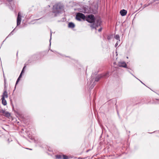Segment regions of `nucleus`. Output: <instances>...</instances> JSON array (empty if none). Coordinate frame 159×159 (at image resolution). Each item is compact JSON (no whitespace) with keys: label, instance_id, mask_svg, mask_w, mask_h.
<instances>
[{"label":"nucleus","instance_id":"f257e3e1","mask_svg":"<svg viewBox=\"0 0 159 159\" xmlns=\"http://www.w3.org/2000/svg\"><path fill=\"white\" fill-rule=\"evenodd\" d=\"M63 7L60 3L55 4L53 6L52 11L49 13V15L51 17H53L57 16L62 8Z\"/></svg>","mask_w":159,"mask_h":159},{"label":"nucleus","instance_id":"f03ea898","mask_svg":"<svg viewBox=\"0 0 159 159\" xmlns=\"http://www.w3.org/2000/svg\"><path fill=\"white\" fill-rule=\"evenodd\" d=\"M85 20L89 23H93L94 22L95 18L93 15L91 14L89 15L88 16L85 18Z\"/></svg>","mask_w":159,"mask_h":159},{"label":"nucleus","instance_id":"7ed1b4c3","mask_svg":"<svg viewBox=\"0 0 159 159\" xmlns=\"http://www.w3.org/2000/svg\"><path fill=\"white\" fill-rule=\"evenodd\" d=\"M76 18L77 20L79 21H80L81 19L84 20L85 19V16L83 13L79 12L77 13L76 15Z\"/></svg>","mask_w":159,"mask_h":159},{"label":"nucleus","instance_id":"20e7f679","mask_svg":"<svg viewBox=\"0 0 159 159\" xmlns=\"http://www.w3.org/2000/svg\"><path fill=\"white\" fill-rule=\"evenodd\" d=\"M101 23L99 20H97L96 21V22L95 23H94L93 25H90L92 29H95L96 30L97 28L100 26Z\"/></svg>","mask_w":159,"mask_h":159},{"label":"nucleus","instance_id":"39448f33","mask_svg":"<svg viewBox=\"0 0 159 159\" xmlns=\"http://www.w3.org/2000/svg\"><path fill=\"white\" fill-rule=\"evenodd\" d=\"M21 14L19 12L18 14V16L17 19V25H19L21 23Z\"/></svg>","mask_w":159,"mask_h":159},{"label":"nucleus","instance_id":"423d86ee","mask_svg":"<svg viewBox=\"0 0 159 159\" xmlns=\"http://www.w3.org/2000/svg\"><path fill=\"white\" fill-rule=\"evenodd\" d=\"M118 66L120 67L126 68L127 67V64L125 62H119L118 63Z\"/></svg>","mask_w":159,"mask_h":159},{"label":"nucleus","instance_id":"0eeeda50","mask_svg":"<svg viewBox=\"0 0 159 159\" xmlns=\"http://www.w3.org/2000/svg\"><path fill=\"white\" fill-rule=\"evenodd\" d=\"M2 97H4L5 98H7L8 97L7 93L5 88H4V92L2 95Z\"/></svg>","mask_w":159,"mask_h":159},{"label":"nucleus","instance_id":"6e6552de","mask_svg":"<svg viewBox=\"0 0 159 159\" xmlns=\"http://www.w3.org/2000/svg\"><path fill=\"white\" fill-rule=\"evenodd\" d=\"M127 13V11L124 9H123L120 11V13L122 16H125L126 14Z\"/></svg>","mask_w":159,"mask_h":159},{"label":"nucleus","instance_id":"1a4fd4ad","mask_svg":"<svg viewBox=\"0 0 159 159\" xmlns=\"http://www.w3.org/2000/svg\"><path fill=\"white\" fill-rule=\"evenodd\" d=\"M3 115L5 117L9 118L11 116V114L8 111H6L5 112L4 114Z\"/></svg>","mask_w":159,"mask_h":159},{"label":"nucleus","instance_id":"9d476101","mask_svg":"<svg viewBox=\"0 0 159 159\" xmlns=\"http://www.w3.org/2000/svg\"><path fill=\"white\" fill-rule=\"evenodd\" d=\"M1 99L2 104L4 105H6L7 104V102L4 97H2Z\"/></svg>","mask_w":159,"mask_h":159},{"label":"nucleus","instance_id":"9b49d317","mask_svg":"<svg viewBox=\"0 0 159 159\" xmlns=\"http://www.w3.org/2000/svg\"><path fill=\"white\" fill-rule=\"evenodd\" d=\"M68 26L70 28H73L75 27V25L73 23L70 22L69 23Z\"/></svg>","mask_w":159,"mask_h":159},{"label":"nucleus","instance_id":"f8f14e48","mask_svg":"<svg viewBox=\"0 0 159 159\" xmlns=\"http://www.w3.org/2000/svg\"><path fill=\"white\" fill-rule=\"evenodd\" d=\"M101 77H102V76L101 75H99L95 79V81L97 82L98 81Z\"/></svg>","mask_w":159,"mask_h":159},{"label":"nucleus","instance_id":"ddd939ff","mask_svg":"<svg viewBox=\"0 0 159 159\" xmlns=\"http://www.w3.org/2000/svg\"><path fill=\"white\" fill-rule=\"evenodd\" d=\"M115 38L117 40H119V42H120V36H119V35H118V34H116L115 35Z\"/></svg>","mask_w":159,"mask_h":159},{"label":"nucleus","instance_id":"4468645a","mask_svg":"<svg viewBox=\"0 0 159 159\" xmlns=\"http://www.w3.org/2000/svg\"><path fill=\"white\" fill-rule=\"evenodd\" d=\"M56 157L58 159L62 158H63L62 155H57L56 156Z\"/></svg>","mask_w":159,"mask_h":159},{"label":"nucleus","instance_id":"2eb2a0df","mask_svg":"<svg viewBox=\"0 0 159 159\" xmlns=\"http://www.w3.org/2000/svg\"><path fill=\"white\" fill-rule=\"evenodd\" d=\"M62 157L63 159H68L69 158L68 156L65 155H62Z\"/></svg>","mask_w":159,"mask_h":159},{"label":"nucleus","instance_id":"dca6fc26","mask_svg":"<svg viewBox=\"0 0 159 159\" xmlns=\"http://www.w3.org/2000/svg\"><path fill=\"white\" fill-rule=\"evenodd\" d=\"M6 111H5L4 110H1L0 111V112L1 113H2L3 115L5 113V112Z\"/></svg>","mask_w":159,"mask_h":159},{"label":"nucleus","instance_id":"f3484780","mask_svg":"<svg viewBox=\"0 0 159 159\" xmlns=\"http://www.w3.org/2000/svg\"><path fill=\"white\" fill-rule=\"evenodd\" d=\"M93 81V80L91 79L90 81V82L89 83V82H88L87 83V85H90V84L92 83V82Z\"/></svg>","mask_w":159,"mask_h":159},{"label":"nucleus","instance_id":"a211bd4d","mask_svg":"<svg viewBox=\"0 0 159 159\" xmlns=\"http://www.w3.org/2000/svg\"><path fill=\"white\" fill-rule=\"evenodd\" d=\"M20 78H18V79H17V80L16 83V85L17 84H18V82H19V81L20 80Z\"/></svg>","mask_w":159,"mask_h":159},{"label":"nucleus","instance_id":"6ab92c4d","mask_svg":"<svg viewBox=\"0 0 159 159\" xmlns=\"http://www.w3.org/2000/svg\"><path fill=\"white\" fill-rule=\"evenodd\" d=\"M4 84H5V88H6V79L5 78H4Z\"/></svg>","mask_w":159,"mask_h":159},{"label":"nucleus","instance_id":"aec40b11","mask_svg":"<svg viewBox=\"0 0 159 159\" xmlns=\"http://www.w3.org/2000/svg\"><path fill=\"white\" fill-rule=\"evenodd\" d=\"M107 39L109 40H110L111 39V36H108V37H107Z\"/></svg>","mask_w":159,"mask_h":159},{"label":"nucleus","instance_id":"412c9836","mask_svg":"<svg viewBox=\"0 0 159 159\" xmlns=\"http://www.w3.org/2000/svg\"><path fill=\"white\" fill-rule=\"evenodd\" d=\"M118 45V41H117V43L115 44V47H116Z\"/></svg>","mask_w":159,"mask_h":159},{"label":"nucleus","instance_id":"4be33fe9","mask_svg":"<svg viewBox=\"0 0 159 159\" xmlns=\"http://www.w3.org/2000/svg\"><path fill=\"white\" fill-rule=\"evenodd\" d=\"M102 30V28H100L98 30V31L99 32H101Z\"/></svg>","mask_w":159,"mask_h":159},{"label":"nucleus","instance_id":"5701e85b","mask_svg":"<svg viewBox=\"0 0 159 159\" xmlns=\"http://www.w3.org/2000/svg\"><path fill=\"white\" fill-rule=\"evenodd\" d=\"M94 85H93V84L92 86H91L90 87V88H91V89H93V87H94Z\"/></svg>","mask_w":159,"mask_h":159},{"label":"nucleus","instance_id":"b1692460","mask_svg":"<svg viewBox=\"0 0 159 159\" xmlns=\"http://www.w3.org/2000/svg\"><path fill=\"white\" fill-rule=\"evenodd\" d=\"M21 76H22V73H21L18 78H20L21 77Z\"/></svg>","mask_w":159,"mask_h":159},{"label":"nucleus","instance_id":"393cba45","mask_svg":"<svg viewBox=\"0 0 159 159\" xmlns=\"http://www.w3.org/2000/svg\"><path fill=\"white\" fill-rule=\"evenodd\" d=\"M24 70L23 69L21 73L22 74L24 72Z\"/></svg>","mask_w":159,"mask_h":159},{"label":"nucleus","instance_id":"a878e982","mask_svg":"<svg viewBox=\"0 0 159 159\" xmlns=\"http://www.w3.org/2000/svg\"><path fill=\"white\" fill-rule=\"evenodd\" d=\"M51 36H52V33L51 32V37H50V39H51Z\"/></svg>","mask_w":159,"mask_h":159},{"label":"nucleus","instance_id":"bb28decb","mask_svg":"<svg viewBox=\"0 0 159 159\" xmlns=\"http://www.w3.org/2000/svg\"><path fill=\"white\" fill-rule=\"evenodd\" d=\"M25 67H26L25 66H24V67H23V69L24 70V69H25Z\"/></svg>","mask_w":159,"mask_h":159},{"label":"nucleus","instance_id":"cd10ccee","mask_svg":"<svg viewBox=\"0 0 159 159\" xmlns=\"http://www.w3.org/2000/svg\"><path fill=\"white\" fill-rule=\"evenodd\" d=\"M107 74H108V73H107V74H106L104 75V76H107Z\"/></svg>","mask_w":159,"mask_h":159},{"label":"nucleus","instance_id":"c85d7f7f","mask_svg":"<svg viewBox=\"0 0 159 159\" xmlns=\"http://www.w3.org/2000/svg\"><path fill=\"white\" fill-rule=\"evenodd\" d=\"M81 159V158H80V157L78 158V159Z\"/></svg>","mask_w":159,"mask_h":159},{"label":"nucleus","instance_id":"c756f323","mask_svg":"<svg viewBox=\"0 0 159 159\" xmlns=\"http://www.w3.org/2000/svg\"><path fill=\"white\" fill-rule=\"evenodd\" d=\"M13 31H12V32H11V34H11Z\"/></svg>","mask_w":159,"mask_h":159}]
</instances>
